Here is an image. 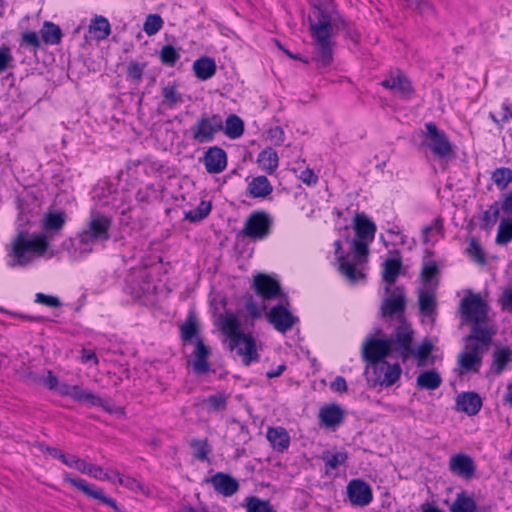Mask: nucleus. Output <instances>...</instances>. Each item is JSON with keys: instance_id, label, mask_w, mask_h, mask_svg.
<instances>
[{"instance_id": "nucleus-1", "label": "nucleus", "mask_w": 512, "mask_h": 512, "mask_svg": "<svg viewBox=\"0 0 512 512\" xmlns=\"http://www.w3.org/2000/svg\"><path fill=\"white\" fill-rule=\"evenodd\" d=\"M313 56L318 69L327 68L333 62L336 31L347 28V22L336 12L317 7L316 21L309 17Z\"/></svg>"}, {"instance_id": "nucleus-2", "label": "nucleus", "mask_w": 512, "mask_h": 512, "mask_svg": "<svg viewBox=\"0 0 512 512\" xmlns=\"http://www.w3.org/2000/svg\"><path fill=\"white\" fill-rule=\"evenodd\" d=\"M49 248L45 234L30 235L27 231H18L7 246L10 268L26 267L35 259L43 257Z\"/></svg>"}, {"instance_id": "nucleus-3", "label": "nucleus", "mask_w": 512, "mask_h": 512, "mask_svg": "<svg viewBox=\"0 0 512 512\" xmlns=\"http://www.w3.org/2000/svg\"><path fill=\"white\" fill-rule=\"evenodd\" d=\"M462 322L470 326V338L493 339L496 331L488 316L489 306L479 294H470L460 303Z\"/></svg>"}, {"instance_id": "nucleus-4", "label": "nucleus", "mask_w": 512, "mask_h": 512, "mask_svg": "<svg viewBox=\"0 0 512 512\" xmlns=\"http://www.w3.org/2000/svg\"><path fill=\"white\" fill-rule=\"evenodd\" d=\"M221 330L230 339V349L237 350L244 365L248 366L259 358L255 340L251 335L241 332L240 322L235 315H229L223 320Z\"/></svg>"}, {"instance_id": "nucleus-5", "label": "nucleus", "mask_w": 512, "mask_h": 512, "mask_svg": "<svg viewBox=\"0 0 512 512\" xmlns=\"http://www.w3.org/2000/svg\"><path fill=\"white\" fill-rule=\"evenodd\" d=\"M492 340L493 339L477 337L470 338V336L464 337L465 349L459 354L457 361L460 368V374L479 372L483 354L490 349Z\"/></svg>"}, {"instance_id": "nucleus-6", "label": "nucleus", "mask_w": 512, "mask_h": 512, "mask_svg": "<svg viewBox=\"0 0 512 512\" xmlns=\"http://www.w3.org/2000/svg\"><path fill=\"white\" fill-rule=\"evenodd\" d=\"M393 352L392 341L387 338H376L374 336L366 337L362 344L361 356L367 366L365 373L369 368L386 361V358Z\"/></svg>"}, {"instance_id": "nucleus-7", "label": "nucleus", "mask_w": 512, "mask_h": 512, "mask_svg": "<svg viewBox=\"0 0 512 512\" xmlns=\"http://www.w3.org/2000/svg\"><path fill=\"white\" fill-rule=\"evenodd\" d=\"M111 225L112 219L109 216L100 213L92 214L86 228L78 235L80 243L86 245L109 240Z\"/></svg>"}, {"instance_id": "nucleus-8", "label": "nucleus", "mask_w": 512, "mask_h": 512, "mask_svg": "<svg viewBox=\"0 0 512 512\" xmlns=\"http://www.w3.org/2000/svg\"><path fill=\"white\" fill-rule=\"evenodd\" d=\"M222 130L223 119L218 114H204L191 127L192 137L198 143L211 142Z\"/></svg>"}, {"instance_id": "nucleus-9", "label": "nucleus", "mask_w": 512, "mask_h": 512, "mask_svg": "<svg viewBox=\"0 0 512 512\" xmlns=\"http://www.w3.org/2000/svg\"><path fill=\"white\" fill-rule=\"evenodd\" d=\"M413 338L414 331L405 320L395 329L394 335L387 338L392 341L393 352H395L404 363L413 354Z\"/></svg>"}, {"instance_id": "nucleus-10", "label": "nucleus", "mask_w": 512, "mask_h": 512, "mask_svg": "<svg viewBox=\"0 0 512 512\" xmlns=\"http://www.w3.org/2000/svg\"><path fill=\"white\" fill-rule=\"evenodd\" d=\"M271 225V219L266 212L255 211L246 219L241 234L251 240H262L269 235Z\"/></svg>"}, {"instance_id": "nucleus-11", "label": "nucleus", "mask_w": 512, "mask_h": 512, "mask_svg": "<svg viewBox=\"0 0 512 512\" xmlns=\"http://www.w3.org/2000/svg\"><path fill=\"white\" fill-rule=\"evenodd\" d=\"M425 127L427 130L426 144L431 152L440 159L450 157L453 154V148L446 134L440 131L433 122L426 123Z\"/></svg>"}, {"instance_id": "nucleus-12", "label": "nucleus", "mask_w": 512, "mask_h": 512, "mask_svg": "<svg viewBox=\"0 0 512 512\" xmlns=\"http://www.w3.org/2000/svg\"><path fill=\"white\" fill-rule=\"evenodd\" d=\"M266 317L269 323L281 333L291 330L299 320L298 317L294 316L281 304L273 306L267 313Z\"/></svg>"}, {"instance_id": "nucleus-13", "label": "nucleus", "mask_w": 512, "mask_h": 512, "mask_svg": "<svg viewBox=\"0 0 512 512\" xmlns=\"http://www.w3.org/2000/svg\"><path fill=\"white\" fill-rule=\"evenodd\" d=\"M252 287L255 293L263 300L276 299L282 294L280 283L263 273H258L254 276Z\"/></svg>"}, {"instance_id": "nucleus-14", "label": "nucleus", "mask_w": 512, "mask_h": 512, "mask_svg": "<svg viewBox=\"0 0 512 512\" xmlns=\"http://www.w3.org/2000/svg\"><path fill=\"white\" fill-rule=\"evenodd\" d=\"M374 374L373 382L375 385L390 387L395 384L401 375L402 369L398 363L390 364L384 361L371 367Z\"/></svg>"}, {"instance_id": "nucleus-15", "label": "nucleus", "mask_w": 512, "mask_h": 512, "mask_svg": "<svg viewBox=\"0 0 512 512\" xmlns=\"http://www.w3.org/2000/svg\"><path fill=\"white\" fill-rule=\"evenodd\" d=\"M347 495L351 504L365 507L373 500L370 485L362 479H352L347 485Z\"/></svg>"}, {"instance_id": "nucleus-16", "label": "nucleus", "mask_w": 512, "mask_h": 512, "mask_svg": "<svg viewBox=\"0 0 512 512\" xmlns=\"http://www.w3.org/2000/svg\"><path fill=\"white\" fill-rule=\"evenodd\" d=\"M406 308V297L402 288L397 287L391 295L386 298L380 307V313L383 318H391L395 315L404 319Z\"/></svg>"}, {"instance_id": "nucleus-17", "label": "nucleus", "mask_w": 512, "mask_h": 512, "mask_svg": "<svg viewBox=\"0 0 512 512\" xmlns=\"http://www.w3.org/2000/svg\"><path fill=\"white\" fill-rule=\"evenodd\" d=\"M62 396H70L77 402L89 403L91 406H103V399L92 392L83 390L80 386L63 383L58 386Z\"/></svg>"}, {"instance_id": "nucleus-18", "label": "nucleus", "mask_w": 512, "mask_h": 512, "mask_svg": "<svg viewBox=\"0 0 512 512\" xmlns=\"http://www.w3.org/2000/svg\"><path fill=\"white\" fill-rule=\"evenodd\" d=\"M206 482L211 483L214 490L225 497H230L239 490L237 479L223 472H217L211 478L206 479Z\"/></svg>"}, {"instance_id": "nucleus-19", "label": "nucleus", "mask_w": 512, "mask_h": 512, "mask_svg": "<svg viewBox=\"0 0 512 512\" xmlns=\"http://www.w3.org/2000/svg\"><path fill=\"white\" fill-rule=\"evenodd\" d=\"M203 162L207 172L220 173L227 166L226 152L218 146L210 147L203 156Z\"/></svg>"}, {"instance_id": "nucleus-20", "label": "nucleus", "mask_w": 512, "mask_h": 512, "mask_svg": "<svg viewBox=\"0 0 512 512\" xmlns=\"http://www.w3.org/2000/svg\"><path fill=\"white\" fill-rule=\"evenodd\" d=\"M449 469L452 473L465 479H471L476 471L473 459L466 454L453 455L449 461Z\"/></svg>"}, {"instance_id": "nucleus-21", "label": "nucleus", "mask_w": 512, "mask_h": 512, "mask_svg": "<svg viewBox=\"0 0 512 512\" xmlns=\"http://www.w3.org/2000/svg\"><path fill=\"white\" fill-rule=\"evenodd\" d=\"M211 354L210 348L204 343L203 339L198 338L193 351L194 360L192 362L193 371L197 375L207 374L210 370L208 357Z\"/></svg>"}, {"instance_id": "nucleus-22", "label": "nucleus", "mask_w": 512, "mask_h": 512, "mask_svg": "<svg viewBox=\"0 0 512 512\" xmlns=\"http://www.w3.org/2000/svg\"><path fill=\"white\" fill-rule=\"evenodd\" d=\"M65 481L69 482L71 485L76 487L77 489L81 490L83 493H85L87 496L98 499L101 502L109 505L112 507L116 512H121L120 508L118 507L117 503L114 499L106 496L102 490H95L91 486H89L85 480L83 479H75L70 477H65Z\"/></svg>"}, {"instance_id": "nucleus-23", "label": "nucleus", "mask_w": 512, "mask_h": 512, "mask_svg": "<svg viewBox=\"0 0 512 512\" xmlns=\"http://www.w3.org/2000/svg\"><path fill=\"white\" fill-rule=\"evenodd\" d=\"M482 407V400L475 392H463L456 398V409L467 415H476Z\"/></svg>"}, {"instance_id": "nucleus-24", "label": "nucleus", "mask_w": 512, "mask_h": 512, "mask_svg": "<svg viewBox=\"0 0 512 512\" xmlns=\"http://www.w3.org/2000/svg\"><path fill=\"white\" fill-rule=\"evenodd\" d=\"M319 419L327 428L339 426L344 419V412L337 404L325 405L319 411Z\"/></svg>"}, {"instance_id": "nucleus-25", "label": "nucleus", "mask_w": 512, "mask_h": 512, "mask_svg": "<svg viewBox=\"0 0 512 512\" xmlns=\"http://www.w3.org/2000/svg\"><path fill=\"white\" fill-rule=\"evenodd\" d=\"M192 68L196 78L201 81L212 78L217 70L215 60L208 56H202L195 60Z\"/></svg>"}, {"instance_id": "nucleus-26", "label": "nucleus", "mask_w": 512, "mask_h": 512, "mask_svg": "<svg viewBox=\"0 0 512 512\" xmlns=\"http://www.w3.org/2000/svg\"><path fill=\"white\" fill-rule=\"evenodd\" d=\"M229 397V394L226 392L219 391L203 399L202 405L209 413H223L227 410Z\"/></svg>"}, {"instance_id": "nucleus-27", "label": "nucleus", "mask_w": 512, "mask_h": 512, "mask_svg": "<svg viewBox=\"0 0 512 512\" xmlns=\"http://www.w3.org/2000/svg\"><path fill=\"white\" fill-rule=\"evenodd\" d=\"M267 439L274 450L283 452L290 445V436L283 427H270L267 430Z\"/></svg>"}, {"instance_id": "nucleus-28", "label": "nucleus", "mask_w": 512, "mask_h": 512, "mask_svg": "<svg viewBox=\"0 0 512 512\" xmlns=\"http://www.w3.org/2000/svg\"><path fill=\"white\" fill-rule=\"evenodd\" d=\"M355 231L359 240H373L376 225L364 214H356L354 218Z\"/></svg>"}, {"instance_id": "nucleus-29", "label": "nucleus", "mask_w": 512, "mask_h": 512, "mask_svg": "<svg viewBox=\"0 0 512 512\" xmlns=\"http://www.w3.org/2000/svg\"><path fill=\"white\" fill-rule=\"evenodd\" d=\"M273 191V187L266 176L254 177L248 183V192L253 198H266Z\"/></svg>"}, {"instance_id": "nucleus-30", "label": "nucleus", "mask_w": 512, "mask_h": 512, "mask_svg": "<svg viewBox=\"0 0 512 512\" xmlns=\"http://www.w3.org/2000/svg\"><path fill=\"white\" fill-rule=\"evenodd\" d=\"M402 268L401 258H388L383 263L382 279L388 285H393Z\"/></svg>"}, {"instance_id": "nucleus-31", "label": "nucleus", "mask_w": 512, "mask_h": 512, "mask_svg": "<svg viewBox=\"0 0 512 512\" xmlns=\"http://www.w3.org/2000/svg\"><path fill=\"white\" fill-rule=\"evenodd\" d=\"M442 383L441 375L436 370L421 372L416 379V384L421 389L435 390Z\"/></svg>"}, {"instance_id": "nucleus-32", "label": "nucleus", "mask_w": 512, "mask_h": 512, "mask_svg": "<svg viewBox=\"0 0 512 512\" xmlns=\"http://www.w3.org/2000/svg\"><path fill=\"white\" fill-rule=\"evenodd\" d=\"M257 162L259 166L268 174H273L278 167V155L277 152L268 147L260 152L258 155Z\"/></svg>"}, {"instance_id": "nucleus-33", "label": "nucleus", "mask_w": 512, "mask_h": 512, "mask_svg": "<svg viewBox=\"0 0 512 512\" xmlns=\"http://www.w3.org/2000/svg\"><path fill=\"white\" fill-rule=\"evenodd\" d=\"M512 361V350L508 347L500 348L493 353V362L491 370L496 374H501L507 364Z\"/></svg>"}, {"instance_id": "nucleus-34", "label": "nucleus", "mask_w": 512, "mask_h": 512, "mask_svg": "<svg viewBox=\"0 0 512 512\" xmlns=\"http://www.w3.org/2000/svg\"><path fill=\"white\" fill-rule=\"evenodd\" d=\"M418 305L421 314L431 316L436 309V299L430 289H421L418 294Z\"/></svg>"}, {"instance_id": "nucleus-35", "label": "nucleus", "mask_w": 512, "mask_h": 512, "mask_svg": "<svg viewBox=\"0 0 512 512\" xmlns=\"http://www.w3.org/2000/svg\"><path fill=\"white\" fill-rule=\"evenodd\" d=\"M40 34L46 44L57 45L61 42L62 31L58 25L52 22H44Z\"/></svg>"}, {"instance_id": "nucleus-36", "label": "nucleus", "mask_w": 512, "mask_h": 512, "mask_svg": "<svg viewBox=\"0 0 512 512\" xmlns=\"http://www.w3.org/2000/svg\"><path fill=\"white\" fill-rule=\"evenodd\" d=\"M162 96V105L167 108H173L177 104H181L184 102L182 94H180L177 90L176 83L164 86L162 88Z\"/></svg>"}, {"instance_id": "nucleus-37", "label": "nucleus", "mask_w": 512, "mask_h": 512, "mask_svg": "<svg viewBox=\"0 0 512 512\" xmlns=\"http://www.w3.org/2000/svg\"><path fill=\"white\" fill-rule=\"evenodd\" d=\"M223 130L229 138L236 139L244 132V122L239 116L230 114L225 121V126L223 125Z\"/></svg>"}, {"instance_id": "nucleus-38", "label": "nucleus", "mask_w": 512, "mask_h": 512, "mask_svg": "<svg viewBox=\"0 0 512 512\" xmlns=\"http://www.w3.org/2000/svg\"><path fill=\"white\" fill-rule=\"evenodd\" d=\"M199 333V326L195 314L190 313L185 322L180 326L181 339L184 342H190Z\"/></svg>"}, {"instance_id": "nucleus-39", "label": "nucleus", "mask_w": 512, "mask_h": 512, "mask_svg": "<svg viewBox=\"0 0 512 512\" xmlns=\"http://www.w3.org/2000/svg\"><path fill=\"white\" fill-rule=\"evenodd\" d=\"M439 272V267L435 262H429L423 265L420 276L426 288L432 289L438 285L437 276Z\"/></svg>"}, {"instance_id": "nucleus-40", "label": "nucleus", "mask_w": 512, "mask_h": 512, "mask_svg": "<svg viewBox=\"0 0 512 512\" xmlns=\"http://www.w3.org/2000/svg\"><path fill=\"white\" fill-rule=\"evenodd\" d=\"M66 222V214L64 211L49 212L43 219V227L46 231H60Z\"/></svg>"}, {"instance_id": "nucleus-41", "label": "nucleus", "mask_w": 512, "mask_h": 512, "mask_svg": "<svg viewBox=\"0 0 512 512\" xmlns=\"http://www.w3.org/2000/svg\"><path fill=\"white\" fill-rule=\"evenodd\" d=\"M89 31L94 34L98 40L106 39L110 33L111 28L108 20L103 16H96L89 26Z\"/></svg>"}, {"instance_id": "nucleus-42", "label": "nucleus", "mask_w": 512, "mask_h": 512, "mask_svg": "<svg viewBox=\"0 0 512 512\" xmlns=\"http://www.w3.org/2000/svg\"><path fill=\"white\" fill-rule=\"evenodd\" d=\"M340 262L339 270L340 272L352 283H355L359 280L365 279V274L356 269L355 265L349 261H346L343 256L338 257Z\"/></svg>"}, {"instance_id": "nucleus-43", "label": "nucleus", "mask_w": 512, "mask_h": 512, "mask_svg": "<svg viewBox=\"0 0 512 512\" xmlns=\"http://www.w3.org/2000/svg\"><path fill=\"white\" fill-rule=\"evenodd\" d=\"M512 241V219L504 218L500 221L495 242L505 246Z\"/></svg>"}, {"instance_id": "nucleus-44", "label": "nucleus", "mask_w": 512, "mask_h": 512, "mask_svg": "<svg viewBox=\"0 0 512 512\" xmlns=\"http://www.w3.org/2000/svg\"><path fill=\"white\" fill-rule=\"evenodd\" d=\"M245 508L247 512H276L268 500L250 496L246 499Z\"/></svg>"}, {"instance_id": "nucleus-45", "label": "nucleus", "mask_w": 512, "mask_h": 512, "mask_svg": "<svg viewBox=\"0 0 512 512\" xmlns=\"http://www.w3.org/2000/svg\"><path fill=\"white\" fill-rule=\"evenodd\" d=\"M71 463H72L71 467L76 468L81 473L88 474L94 478H102L101 476L98 475V472L99 473L102 472L101 466L88 464L84 460H82L74 455L71 456Z\"/></svg>"}, {"instance_id": "nucleus-46", "label": "nucleus", "mask_w": 512, "mask_h": 512, "mask_svg": "<svg viewBox=\"0 0 512 512\" xmlns=\"http://www.w3.org/2000/svg\"><path fill=\"white\" fill-rule=\"evenodd\" d=\"M475 510V501L464 494H458L450 508L451 512H475Z\"/></svg>"}, {"instance_id": "nucleus-47", "label": "nucleus", "mask_w": 512, "mask_h": 512, "mask_svg": "<svg viewBox=\"0 0 512 512\" xmlns=\"http://www.w3.org/2000/svg\"><path fill=\"white\" fill-rule=\"evenodd\" d=\"M211 207V202L201 201L197 208L190 210L185 214V219H188L191 222H199L209 215Z\"/></svg>"}, {"instance_id": "nucleus-48", "label": "nucleus", "mask_w": 512, "mask_h": 512, "mask_svg": "<svg viewBox=\"0 0 512 512\" xmlns=\"http://www.w3.org/2000/svg\"><path fill=\"white\" fill-rule=\"evenodd\" d=\"M194 457L200 461L208 460V454L211 452L207 439H193L190 442Z\"/></svg>"}, {"instance_id": "nucleus-49", "label": "nucleus", "mask_w": 512, "mask_h": 512, "mask_svg": "<svg viewBox=\"0 0 512 512\" xmlns=\"http://www.w3.org/2000/svg\"><path fill=\"white\" fill-rule=\"evenodd\" d=\"M159 58L162 64L169 67H174L177 61L180 59V54L172 45L167 44L161 48Z\"/></svg>"}, {"instance_id": "nucleus-50", "label": "nucleus", "mask_w": 512, "mask_h": 512, "mask_svg": "<svg viewBox=\"0 0 512 512\" xmlns=\"http://www.w3.org/2000/svg\"><path fill=\"white\" fill-rule=\"evenodd\" d=\"M163 24V19L159 14H149L143 24V31L148 36H153L162 29Z\"/></svg>"}, {"instance_id": "nucleus-51", "label": "nucleus", "mask_w": 512, "mask_h": 512, "mask_svg": "<svg viewBox=\"0 0 512 512\" xmlns=\"http://www.w3.org/2000/svg\"><path fill=\"white\" fill-rule=\"evenodd\" d=\"M492 180L498 187L504 189L512 182V170L506 167L497 168L492 173Z\"/></svg>"}, {"instance_id": "nucleus-52", "label": "nucleus", "mask_w": 512, "mask_h": 512, "mask_svg": "<svg viewBox=\"0 0 512 512\" xmlns=\"http://www.w3.org/2000/svg\"><path fill=\"white\" fill-rule=\"evenodd\" d=\"M348 456L346 452H337L334 454H330L326 452L323 454L322 459L325 461V466L328 469H336L340 465L344 464L347 460Z\"/></svg>"}, {"instance_id": "nucleus-53", "label": "nucleus", "mask_w": 512, "mask_h": 512, "mask_svg": "<svg viewBox=\"0 0 512 512\" xmlns=\"http://www.w3.org/2000/svg\"><path fill=\"white\" fill-rule=\"evenodd\" d=\"M500 214V209L498 206V203L495 202L492 205L489 206V208L484 212L482 221H483V228L488 230L491 229L492 226L497 222L498 217Z\"/></svg>"}, {"instance_id": "nucleus-54", "label": "nucleus", "mask_w": 512, "mask_h": 512, "mask_svg": "<svg viewBox=\"0 0 512 512\" xmlns=\"http://www.w3.org/2000/svg\"><path fill=\"white\" fill-rule=\"evenodd\" d=\"M467 253L479 265L484 266L486 264V258L484 256L483 250L475 238L470 240Z\"/></svg>"}, {"instance_id": "nucleus-55", "label": "nucleus", "mask_w": 512, "mask_h": 512, "mask_svg": "<svg viewBox=\"0 0 512 512\" xmlns=\"http://www.w3.org/2000/svg\"><path fill=\"white\" fill-rule=\"evenodd\" d=\"M433 350V345L430 341L425 340L417 349L413 347V354L418 359V366H424L426 360Z\"/></svg>"}, {"instance_id": "nucleus-56", "label": "nucleus", "mask_w": 512, "mask_h": 512, "mask_svg": "<svg viewBox=\"0 0 512 512\" xmlns=\"http://www.w3.org/2000/svg\"><path fill=\"white\" fill-rule=\"evenodd\" d=\"M353 253L354 258L356 259L358 264H361L363 262H366L369 249L368 244L364 242V240H353Z\"/></svg>"}, {"instance_id": "nucleus-57", "label": "nucleus", "mask_w": 512, "mask_h": 512, "mask_svg": "<svg viewBox=\"0 0 512 512\" xmlns=\"http://www.w3.org/2000/svg\"><path fill=\"white\" fill-rule=\"evenodd\" d=\"M245 308L253 319H258L261 317L262 312L265 311L267 307L265 304H262L261 306H259L255 302L253 296L250 294H247L245 296Z\"/></svg>"}, {"instance_id": "nucleus-58", "label": "nucleus", "mask_w": 512, "mask_h": 512, "mask_svg": "<svg viewBox=\"0 0 512 512\" xmlns=\"http://www.w3.org/2000/svg\"><path fill=\"white\" fill-rule=\"evenodd\" d=\"M409 5H414L421 16H432L435 14V8L428 0L406 1Z\"/></svg>"}, {"instance_id": "nucleus-59", "label": "nucleus", "mask_w": 512, "mask_h": 512, "mask_svg": "<svg viewBox=\"0 0 512 512\" xmlns=\"http://www.w3.org/2000/svg\"><path fill=\"white\" fill-rule=\"evenodd\" d=\"M396 90L404 98H410L414 93L411 82L403 73L400 75V78L397 79Z\"/></svg>"}, {"instance_id": "nucleus-60", "label": "nucleus", "mask_w": 512, "mask_h": 512, "mask_svg": "<svg viewBox=\"0 0 512 512\" xmlns=\"http://www.w3.org/2000/svg\"><path fill=\"white\" fill-rule=\"evenodd\" d=\"M144 66L138 62H130L127 66V76L132 81L138 83L143 77Z\"/></svg>"}, {"instance_id": "nucleus-61", "label": "nucleus", "mask_w": 512, "mask_h": 512, "mask_svg": "<svg viewBox=\"0 0 512 512\" xmlns=\"http://www.w3.org/2000/svg\"><path fill=\"white\" fill-rule=\"evenodd\" d=\"M13 62V56L8 46L0 47V73L6 71Z\"/></svg>"}, {"instance_id": "nucleus-62", "label": "nucleus", "mask_w": 512, "mask_h": 512, "mask_svg": "<svg viewBox=\"0 0 512 512\" xmlns=\"http://www.w3.org/2000/svg\"><path fill=\"white\" fill-rule=\"evenodd\" d=\"M35 302L43 304L48 307H59L61 305V302L57 297L46 295L43 293L36 294Z\"/></svg>"}, {"instance_id": "nucleus-63", "label": "nucleus", "mask_w": 512, "mask_h": 512, "mask_svg": "<svg viewBox=\"0 0 512 512\" xmlns=\"http://www.w3.org/2000/svg\"><path fill=\"white\" fill-rule=\"evenodd\" d=\"M22 42L28 46L38 49L41 46L38 34L34 31H26L22 34Z\"/></svg>"}, {"instance_id": "nucleus-64", "label": "nucleus", "mask_w": 512, "mask_h": 512, "mask_svg": "<svg viewBox=\"0 0 512 512\" xmlns=\"http://www.w3.org/2000/svg\"><path fill=\"white\" fill-rule=\"evenodd\" d=\"M500 303L503 310H507L512 313V287L504 290Z\"/></svg>"}]
</instances>
